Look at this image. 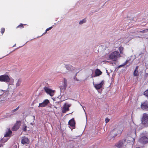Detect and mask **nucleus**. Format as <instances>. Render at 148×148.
Wrapping results in <instances>:
<instances>
[{"mask_svg":"<svg viewBox=\"0 0 148 148\" xmlns=\"http://www.w3.org/2000/svg\"><path fill=\"white\" fill-rule=\"evenodd\" d=\"M11 79L9 76L7 74H4L0 75V82H4L6 83H10V85H13L14 79H12L11 82Z\"/></svg>","mask_w":148,"mask_h":148,"instance_id":"nucleus-1","label":"nucleus"},{"mask_svg":"<svg viewBox=\"0 0 148 148\" xmlns=\"http://www.w3.org/2000/svg\"><path fill=\"white\" fill-rule=\"evenodd\" d=\"M120 57V54L117 51L112 52L109 56V58L113 61H116Z\"/></svg>","mask_w":148,"mask_h":148,"instance_id":"nucleus-2","label":"nucleus"},{"mask_svg":"<svg viewBox=\"0 0 148 148\" xmlns=\"http://www.w3.org/2000/svg\"><path fill=\"white\" fill-rule=\"evenodd\" d=\"M138 141L143 144H145L148 143V137L147 136L146 133L143 132L140 134Z\"/></svg>","mask_w":148,"mask_h":148,"instance_id":"nucleus-3","label":"nucleus"},{"mask_svg":"<svg viewBox=\"0 0 148 148\" xmlns=\"http://www.w3.org/2000/svg\"><path fill=\"white\" fill-rule=\"evenodd\" d=\"M141 124L144 126L148 125V114L147 113H143L141 119Z\"/></svg>","mask_w":148,"mask_h":148,"instance_id":"nucleus-4","label":"nucleus"},{"mask_svg":"<svg viewBox=\"0 0 148 148\" xmlns=\"http://www.w3.org/2000/svg\"><path fill=\"white\" fill-rule=\"evenodd\" d=\"M70 104L64 103L62 109V112L63 113H65L69 110V108L71 106Z\"/></svg>","mask_w":148,"mask_h":148,"instance_id":"nucleus-5","label":"nucleus"},{"mask_svg":"<svg viewBox=\"0 0 148 148\" xmlns=\"http://www.w3.org/2000/svg\"><path fill=\"white\" fill-rule=\"evenodd\" d=\"M141 108L143 110H148V101H145L141 103Z\"/></svg>","mask_w":148,"mask_h":148,"instance_id":"nucleus-6","label":"nucleus"},{"mask_svg":"<svg viewBox=\"0 0 148 148\" xmlns=\"http://www.w3.org/2000/svg\"><path fill=\"white\" fill-rule=\"evenodd\" d=\"M93 83L94 87L96 89L98 90L102 87L103 85L104 84V81L102 80L100 83L97 84H94V82Z\"/></svg>","mask_w":148,"mask_h":148,"instance_id":"nucleus-7","label":"nucleus"},{"mask_svg":"<svg viewBox=\"0 0 148 148\" xmlns=\"http://www.w3.org/2000/svg\"><path fill=\"white\" fill-rule=\"evenodd\" d=\"M21 122L20 121H17L14 126L13 127L12 130L13 131H16L19 128Z\"/></svg>","mask_w":148,"mask_h":148,"instance_id":"nucleus-8","label":"nucleus"},{"mask_svg":"<svg viewBox=\"0 0 148 148\" xmlns=\"http://www.w3.org/2000/svg\"><path fill=\"white\" fill-rule=\"evenodd\" d=\"M49 103V101L46 99L42 103H39L38 107H44L46 106Z\"/></svg>","mask_w":148,"mask_h":148,"instance_id":"nucleus-9","label":"nucleus"},{"mask_svg":"<svg viewBox=\"0 0 148 148\" xmlns=\"http://www.w3.org/2000/svg\"><path fill=\"white\" fill-rule=\"evenodd\" d=\"M21 143L23 145L28 144L29 143V139L27 137L24 136L22 138Z\"/></svg>","mask_w":148,"mask_h":148,"instance_id":"nucleus-10","label":"nucleus"},{"mask_svg":"<svg viewBox=\"0 0 148 148\" xmlns=\"http://www.w3.org/2000/svg\"><path fill=\"white\" fill-rule=\"evenodd\" d=\"M75 122L74 119V118L72 119L68 122V124L71 127H74L75 126Z\"/></svg>","mask_w":148,"mask_h":148,"instance_id":"nucleus-11","label":"nucleus"},{"mask_svg":"<svg viewBox=\"0 0 148 148\" xmlns=\"http://www.w3.org/2000/svg\"><path fill=\"white\" fill-rule=\"evenodd\" d=\"M67 86V80L65 78H64V84H63V88H62V86H61L60 88L61 90L63 89L64 90H65L66 87Z\"/></svg>","mask_w":148,"mask_h":148,"instance_id":"nucleus-12","label":"nucleus"},{"mask_svg":"<svg viewBox=\"0 0 148 148\" xmlns=\"http://www.w3.org/2000/svg\"><path fill=\"white\" fill-rule=\"evenodd\" d=\"M117 129H116L111 131V134L112 137L115 136L119 134V133H117L116 132L117 131Z\"/></svg>","mask_w":148,"mask_h":148,"instance_id":"nucleus-13","label":"nucleus"},{"mask_svg":"<svg viewBox=\"0 0 148 148\" xmlns=\"http://www.w3.org/2000/svg\"><path fill=\"white\" fill-rule=\"evenodd\" d=\"M102 73L101 71L98 69H97L95 71V76H99L101 75Z\"/></svg>","mask_w":148,"mask_h":148,"instance_id":"nucleus-14","label":"nucleus"},{"mask_svg":"<svg viewBox=\"0 0 148 148\" xmlns=\"http://www.w3.org/2000/svg\"><path fill=\"white\" fill-rule=\"evenodd\" d=\"M12 132L10 130V128L8 129V131L4 135V137H8L10 136V135L12 134Z\"/></svg>","mask_w":148,"mask_h":148,"instance_id":"nucleus-15","label":"nucleus"},{"mask_svg":"<svg viewBox=\"0 0 148 148\" xmlns=\"http://www.w3.org/2000/svg\"><path fill=\"white\" fill-rule=\"evenodd\" d=\"M22 80L21 78L18 79L16 82V86L17 87L19 86L21 84Z\"/></svg>","mask_w":148,"mask_h":148,"instance_id":"nucleus-16","label":"nucleus"},{"mask_svg":"<svg viewBox=\"0 0 148 148\" xmlns=\"http://www.w3.org/2000/svg\"><path fill=\"white\" fill-rule=\"evenodd\" d=\"M123 142L121 141H119L118 144L116 145L119 148H121L123 145Z\"/></svg>","mask_w":148,"mask_h":148,"instance_id":"nucleus-17","label":"nucleus"},{"mask_svg":"<svg viewBox=\"0 0 148 148\" xmlns=\"http://www.w3.org/2000/svg\"><path fill=\"white\" fill-rule=\"evenodd\" d=\"M54 93V90H53L51 89L48 94H49L52 97L53 96Z\"/></svg>","mask_w":148,"mask_h":148,"instance_id":"nucleus-18","label":"nucleus"},{"mask_svg":"<svg viewBox=\"0 0 148 148\" xmlns=\"http://www.w3.org/2000/svg\"><path fill=\"white\" fill-rule=\"evenodd\" d=\"M66 69L69 70H72L73 69V67L72 66L66 65Z\"/></svg>","mask_w":148,"mask_h":148,"instance_id":"nucleus-19","label":"nucleus"},{"mask_svg":"<svg viewBox=\"0 0 148 148\" xmlns=\"http://www.w3.org/2000/svg\"><path fill=\"white\" fill-rule=\"evenodd\" d=\"M44 89L45 91V92L47 94L49 92L51 89H49V88H48L47 87L45 86L44 88Z\"/></svg>","mask_w":148,"mask_h":148,"instance_id":"nucleus-20","label":"nucleus"},{"mask_svg":"<svg viewBox=\"0 0 148 148\" xmlns=\"http://www.w3.org/2000/svg\"><path fill=\"white\" fill-rule=\"evenodd\" d=\"M124 48L123 47H120L119 48V50L120 51V53L121 54H123V51Z\"/></svg>","mask_w":148,"mask_h":148,"instance_id":"nucleus-21","label":"nucleus"},{"mask_svg":"<svg viewBox=\"0 0 148 148\" xmlns=\"http://www.w3.org/2000/svg\"><path fill=\"white\" fill-rule=\"evenodd\" d=\"M27 127L26 126V124H24L23 125V127H22V129H23V131H24V132H26L27 131Z\"/></svg>","mask_w":148,"mask_h":148,"instance_id":"nucleus-22","label":"nucleus"},{"mask_svg":"<svg viewBox=\"0 0 148 148\" xmlns=\"http://www.w3.org/2000/svg\"><path fill=\"white\" fill-rule=\"evenodd\" d=\"M134 75L135 76H136L138 75V72L137 70H135L133 73Z\"/></svg>","mask_w":148,"mask_h":148,"instance_id":"nucleus-23","label":"nucleus"},{"mask_svg":"<svg viewBox=\"0 0 148 148\" xmlns=\"http://www.w3.org/2000/svg\"><path fill=\"white\" fill-rule=\"evenodd\" d=\"M144 95L146 97H148V89L147 90L144 92Z\"/></svg>","mask_w":148,"mask_h":148,"instance_id":"nucleus-24","label":"nucleus"},{"mask_svg":"<svg viewBox=\"0 0 148 148\" xmlns=\"http://www.w3.org/2000/svg\"><path fill=\"white\" fill-rule=\"evenodd\" d=\"M86 21V18H84L82 20L80 21L79 22V24H82L83 23H85Z\"/></svg>","mask_w":148,"mask_h":148,"instance_id":"nucleus-25","label":"nucleus"},{"mask_svg":"<svg viewBox=\"0 0 148 148\" xmlns=\"http://www.w3.org/2000/svg\"><path fill=\"white\" fill-rule=\"evenodd\" d=\"M19 108V106H18L16 109L12 110L11 111V112H12V113H14V112L17 111L18 109Z\"/></svg>","mask_w":148,"mask_h":148,"instance_id":"nucleus-26","label":"nucleus"},{"mask_svg":"<svg viewBox=\"0 0 148 148\" xmlns=\"http://www.w3.org/2000/svg\"><path fill=\"white\" fill-rule=\"evenodd\" d=\"M24 27V26L21 23L20 24V25L17 26L16 27V28H23Z\"/></svg>","mask_w":148,"mask_h":148,"instance_id":"nucleus-27","label":"nucleus"},{"mask_svg":"<svg viewBox=\"0 0 148 148\" xmlns=\"http://www.w3.org/2000/svg\"><path fill=\"white\" fill-rule=\"evenodd\" d=\"M148 30V29H147L145 30H143L142 31H140L139 32H140V33H144L145 32H147Z\"/></svg>","mask_w":148,"mask_h":148,"instance_id":"nucleus-28","label":"nucleus"},{"mask_svg":"<svg viewBox=\"0 0 148 148\" xmlns=\"http://www.w3.org/2000/svg\"><path fill=\"white\" fill-rule=\"evenodd\" d=\"M5 31V29L4 28H2L1 29V33L3 34Z\"/></svg>","mask_w":148,"mask_h":148,"instance_id":"nucleus-29","label":"nucleus"},{"mask_svg":"<svg viewBox=\"0 0 148 148\" xmlns=\"http://www.w3.org/2000/svg\"><path fill=\"white\" fill-rule=\"evenodd\" d=\"M52 28V27H49L46 29L45 33H46L47 32L50 30Z\"/></svg>","mask_w":148,"mask_h":148,"instance_id":"nucleus-30","label":"nucleus"},{"mask_svg":"<svg viewBox=\"0 0 148 148\" xmlns=\"http://www.w3.org/2000/svg\"><path fill=\"white\" fill-rule=\"evenodd\" d=\"M110 121V119H109L106 118L105 119V122L106 123H107L109 122Z\"/></svg>","mask_w":148,"mask_h":148,"instance_id":"nucleus-31","label":"nucleus"},{"mask_svg":"<svg viewBox=\"0 0 148 148\" xmlns=\"http://www.w3.org/2000/svg\"><path fill=\"white\" fill-rule=\"evenodd\" d=\"M128 62V61L127 60L126 62H125L124 64L123 65V66H124V65H125L127 63V62Z\"/></svg>","mask_w":148,"mask_h":148,"instance_id":"nucleus-32","label":"nucleus"},{"mask_svg":"<svg viewBox=\"0 0 148 148\" xmlns=\"http://www.w3.org/2000/svg\"><path fill=\"white\" fill-rule=\"evenodd\" d=\"M138 66H136L135 70H137V69H138Z\"/></svg>","mask_w":148,"mask_h":148,"instance_id":"nucleus-33","label":"nucleus"},{"mask_svg":"<svg viewBox=\"0 0 148 148\" xmlns=\"http://www.w3.org/2000/svg\"><path fill=\"white\" fill-rule=\"evenodd\" d=\"M2 146V145H0V147H1Z\"/></svg>","mask_w":148,"mask_h":148,"instance_id":"nucleus-34","label":"nucleus"},{"mask_svg":"<svg viewBox=\"0 0 148 148\" xmlns=\"http://www.w3.org/2000/svg\"><path fill=\"white\" fill-rule=\"evenodd\" d=\"M136 148H140V147H136Z\"/></svg>","mask_w":148,"mask_h":148,"instance_id":"nucleus-35","label":"nucleus"},{"mask_svg":"<svg viewBox=\"0 0 148 148\" xmlns=\"http://www.w3.org/2000/svg\"><path fill=\"white\" fill-rule=\"evenodd\" d=\"M121 131H119V133H121Z\"/></svg>","mask_w":148,"mask_h":148,"instance_id":"nucleus-36","label":"nucleus"},{"mask_svg":"<svg viewBox=\"0 0 148 148\" xmlns=\"http://www.w3.org/2000/svg\"><path fill=\"white\" fill-rule=\"evenodd\" d=\"M121 66H121V65L119 66V67H121Z\"/></svg>","mask_w":148,"mask_h":148,"instance_id":"nucleus-37","label":"nucleus"},{"mask_svg":"<svg viewBox=\"0 0 148 148\" xmlns=\"http://www.w3.org/2000/svg\"><path fill=\"white\" fill-rule=\"evenodd\" d=\"M34 118H35V116H34Z\"/></svg>","mask_w":148,"mask_h":148,"instance_id":"nucleus-38","label":"nucleus"}]
</instances>
